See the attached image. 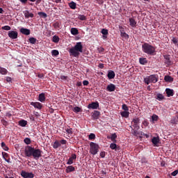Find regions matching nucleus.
Returning a JSON list of instances; mask_svg holds the SVG:
<instances>
[{
	"instance_id": "39",
	"label": "nucleus",
	"mask_w": 178,
	"mask_h": 178,
	"mask_svg": "<svg viewBox=\"0 0 178 178\" xmlns=\"http://www.w3.org/2000/svg\"><path fill=\"white\" fill-rule=\"evenodd\" d=\"M29 41L30 44H35L37 42V39L35 38H31Z\"/></svg>"
},
{
	"instance_id": "4",
	"label": "nucleus",
	"mask_w": 178,
	"mask_h": 178,
	"mask_svg": "<svg viewBox=\"0 0 178 178\" xmlns=\"http://www.w3.org/2000/svg\"><path fill=\"white\" fill-rule=\"evenodd\" d=\"M90 152L92 154V155H97L98 154V149H99V145L98 144L91 142L90 143Z\"/></svg>"
},
{
	"instance_id": "24",
	"label": "nucleus",
	"mask_w": 178,
	"mask_h": 178,
	"mask_svg": "<svg viewBox=\"0 0 178 178\" xmlns=\"http://www.w3.org/2000/svg\"><path fill=\"white\" fill-rule=\"evenodd\" d=\"M74 170H76V168H74V167H73L72 165L67 167L65 170L66 173H70L71 172H74Z\"/></svg>"
},
{
	"instance_id": "28",
	"label": "nucleus",
	"mask_w": 178,
	"mask_h": 178,
	"mask_svg": "<svg viewBox=\"0 0 178 178\" xmlns=\"http://www.w3.org/2000/svg\"><path fill=\"white\" fill-rule=\"evenodd\" d=\"M71 34H72V35H77V34H79V30L77 28H72Z\"/></svg>"
},
{
	"instance_id": "15",
	"label": "nucleus",
	"mask_w": 178,
	"mask_h": 178,
	"mask_svg": "<svg viewBox=\"0 0 178 178\" xmlns=\"http://www.w3.org/2000/svg\"><path fill=\"white\" fill-rule=\"evenodd\" d=\"M77 156L76 155V154H72L71 157L68 159V161L67 162V165H72L73 163V161H74V159H76Z\"/></svg>"
},
{
	"instance_id": "11",
	"label": "nucleus",
	"mask_w": 178,
	"mask_h": 178,
	"mask_svg": "<svg viewBox=\"0 0 178 178\" xmlns=\"http://www.w3.org/2000/svg\"><path fill=\"white\" fill-rule=\"evenodd\" d=\"M31 105L32 106H34V108H36V109H39V110L42 109V104H41L38 102H31Z\"/></svg>"
},
{
	"instance_id": "63",
	"label": "nucleus",
	"mask_w": 178,
	"mask_h": 178,
	"mask_svg": "<svg viewBox=\"0 0 178 178\" xmlns=\"http://www.w3.org/2000/svg\"><path fill=\"white\" fill-rule=\"evenodd\" d=\"M1 122L4 126H8V121L3 120Z\"/></svg>"
},
{
	"instance_id": "42",
	"label": "nucleus",
	"mask_w": 178,
	"mask_h": 178,
	"mask_svg": "<svg viewBox=\"0 0 178 178\" xmlns=\"http://www.w3.org/2000/svg\"><path fill=\"white\" fill-rule=\"evenodd\" d=\"M73 111L75 112L76 113H79V112L81 111V108L76 106L74 108Z\"/></svg>"
},
{
	"instance_id": "12",
	"label": "nucleus",
	"mask_w": 178,
	"mask_h": 178,
	"mask_svg": "<svg viewBox=\"0 0 178 178\" xmlns=\"http://www.w3.org/2000/svg\"><path fill=\"white\" fill-rule=\"evenodd\" d=\"M19 31L22 34H24V35H30V33H31L30 29L26 28H21Z\"/></svg>"
},
{
	"instance_id": "57",
	"label": "nucleus",
	"mask_w": 178,
	"mask_h": 178,
	"mask_svg": "<svg viewBox=\"0 0 178 178\" xmlns=\"http://www.w3.org/2000/svg\"><path fill=\"white\" fill-rule=\"evenodd\" d=\"M60 79L61 80H67V76L60 75Z\"/></svg>"
},
{
	"instance_id": "27",
	"label": "nucleus",
	"mask_w": 178,
	"mask_h": 178,
	"mask_svg": "<svg viewBox=\"0 0 178 178\" xmlns=\"http://www.w3.org/2000/svg\"><path fill=\"white\" fill-rule=\"evenodd\" d=\"M60 38H59V36L55 35L53 36L52 38V41L53 42H55V44H58V42H59Z\"/></svg>"
},
{
	"instance_id": "21",
	"label": "nucleus",
	"mask_w": 178,
	"mask_h": 178,
	"mask_svg": "<svg viewBox=\"0 0 178 178\" xmlns=\"http://www.w3.org/2000/svg\"><path fill=\"white\" fill-rule=\"evenodd\" d=\"M45 93H40L38 96V101L40 102H45Z\"/></svg>"
},
{
	"instance_id": "52",
	"label": "nucleus",
	"mask_w": 178,
	"mask_h": 178,
	"mask_svg": "<svg viewBox=\"0 0 178 178\" xmlns=\"http://www.w3.org/2000/svg\"><path fill=\"white\" fill-rule=\"evenodd\" d=\"M141 163H148V160L147 159V158L145 157L142 158Z\"/></svg>"
},
{
	"instance_id": "7",
	"label": "nucleus",
	"mask_w": 178,
	"mask_h": 178,
	"mask_svg": "<svg viewBox=\"0 0 178 178\" xmlns=\"http://www.w3.org/2000/svg\"><path fill=\"white\" fill-rule=\"evenodd\" d=\"M34 151V147L31 146H26L25 147L24 154L26 156L30 157L33 156V152Z\"/></svg>"
},
{
	"instance_id": "32",
	"label": "nucleus",
	"mask_w": 178,
	"mask_h": 178,
	"mask_svg": "<svg viewBox=\"0 0 178 178\" xmlns=\"http://www.w3.org/2000/svg\"><path fill=\"white\" fill-rule=\"evenodd\" d=\"M116 138H118V135H116V134H111L110 139L111 141H113V143H116Z\"/></svg>"
},
{
	"instance_id": "37",
	"label": "nucleus",
	"mask_w": 178,
	"mask_h": 178,
	"mask_svg": "<svg viewBox=\"0 0 178 178\" xmlns=\"http://www.w3.org/2000/svg\"><path fill=\"white\" fill-rule=\"evenodd\" d=\"M1 145V147L3 148V149H4V151H9V147H8V146H6V144L4 143V142H2Z\"/></svg>"
},
{
	"instance_id": "23",
	"label": "nucleus",
	"mask_w": 178,
	"mask_h": 178,
	"mask_svg": "<svg viewBox=\"0 0 178 178\" xmlns=\"http://www.w3.org/2000/svg\"><path fill=\"white\" fill-rule=\"evenodd\" d=\"M165 92L167 94V97H173V95H174L173 90L170 89V88H166Z\"/></svg>"
},
{
	"instance_id": "33",
	"label": "nucleus",
	"mask_w": 178,
	"mask_h": 178,
	"mask_svg": "<svg viewBox=\"0 0 178 178\" xmlns=\"http://www.w3.org/2000/svg\"><path fill=\"white\" fill-rule=\"evenodd\" d=\"M53 26L56 30H58L60 28V23H59V22H56L53 24Z\"/></svg>"
},
{
	"instance_id": "34",
	"label": "nucleus",
	"mask_w": 178,
	"mask_h": 178,
	"mask_svg": "<svg viewBox=\"0 0 178 178\" xmlns=\"http://www.w3.org/2000/svg\"><path fill=\"white\" fill-rule=\"evenodd\" d=\"M165 99V96H163V95L159 93L156 95V99H158L159 101H162V99Z\"/></svg>"
},
{
	"instance_id": "61",
	"label": "nucleus",
	"mask_w": 178,
	"mask_h": 178,
	"mask_svg": "<svg viewBox=\"0 0 178 178\" xmlns=\"http://www.w3.org/2000/svg\"><path fill=\"white\" fill-rule=\"evenodd\" d=\"M98 51H99V53L101 54L105 51V49H104L103 47H100L98 49Z\"/></svg>"
},
{
	"instance_id": "49",
	"label": "nucleus",
	"mask_w": 178,
	"mask_h": 178,
	"mask_svg": "<svg viewBox=\"0 0 178 178\" xmlns=\"http://www.w3.org/2000/svg\"><path fill=\"white\" fill-rule=\"evenodd\" d=\"M132 127L134 129L140 130V125L138 124H132Z\"/></svg>"
},
{
	"instance_id": "58",
	"label": "nucleus",
	"mask_w": 178,
	"mask_h": 178,
	"mask_svg": "<svg viewBox=\"0 0 178 178\" xmlns=\"http://www.w3.org/2000/svg\"><path fill=\"white\" fill-rule=\"evenodd\" d=\"M178 170H175L174 172L171 173V176H177Z\"/></svg>"
},
{
	"instance_id": "14",
	"label": "nucleus",
	"mask_w": 178,
	"mask_h": 178,
	"mask_svg": "<svg viewBox=\"0 0 178 178\" xmlns=\"http://www.w3.org/2000/svg\"><path fill=\"white\" fill-rule=\"evenodd\" d=\"M164 59H165V63L167 65V66H172L173 65V63L172 60H170V56H164Z\"/></svg>"
},
{
	"instance_id": "2",
	"label": "nucleus",
	"mask_w": 178,
	"mask_h": 178,
	"mask_svg": "<svg viewBox=\"0 0 178 178\" xmlns=\"http://www.w3.org/2000/svg\"><path fill=\"white\" fill-rule=\"evenodd\" d=\"M155 47L148 43H144L142 44V51L147 55H154L155 54Z\"/></svg>"
},
{
	"instance_id": "19",
	"label": "nucleus",
	"mask_w": 178,
	"mask_h": 178,
	"mask_svg": "<svg viewBox=\"0 0 178 178\" xmlns=\"http://www.w3.org/2000/svg\"><path fill=\"white\" fill-rule=\"evenodd\" d=\"M24 15L26 19H29L30 17H34V14L30 13L29 10L24 11Z\"/></svg>"
},
{
	"instance_id": "30",
	"label": "nucleus",
	"mask_w": 178,
	"mask_h": 178,
	"mask_svg": "<svg viewBox=\"0 0 178 178\" xmlns=\"http://www.w3.org/2000/svg\"><path fill=\"white\" fill-rule=\"evenodd\" d=\"M0 74H8V70H6L5 67H0Z\"/></svg>"
},
{
	"instance_id": "43",
	"label": "nucleus",
	"mask_w": 178,
	"mask_h": 178,
	"mask_svg": "<svg viewBox=\"0 0 178 178\" xmlns=\"http://www.w3.org/2000/svg\"><path fill=\"white\" fill-rule=\"evenodd\" d=\"M120 35L121 37H122V38H125V40H127V38H129V34L126 33V32L120 33Z\"/></svg>"
},
{
	"instance_id": "1",
	"label": "nucleus",
	"mask_w": 178,
	"mask_h": 178,
	"mask_svg": "<svg viewBox=\"0 0 178 178\" xmlns=\"http://www.w3.org/2000/svg\"><path fill=\"white\" fill-rule=\"evenodd\" d=\"M70 55L74 58L80 56V52H83V44L81 42H76L74 47L69 49Z\"/></svg>"
},
{
	"instance_id": "51",
	"label": "nucleus",
	"mask_w": 178,
	"mask_h": 178,
	"mask_svg": "<svg viewBox=\"0 0 178 178\" xmlns=\"http://www.w3.org/2000/svg\"><path fill=\"white\" fill-rule=\"evenodd\" d=\"M152 120H153V122H156V120H158V115H153L152 116Z\"/></svg>"
},
{
	"instance_id": "16",
	"label": "nucleus",
	"mask_w": 178,
	"mask_h": 178,
	"mask_svg": "<svg viewBox=\"0 0 178 178\" xmlns=\"http://www.w3.org/2000/svg\"><path fill=\"white\" fill-rule=\"evenodd\" d=\"M115 76H116V74H115V72L112 71V70H109L108 72V79H109V80H111L112 79H115Z\"/></svg>"
},
{
	"instance_id": "17",
	"label": "nucleus",
	"mask_w": 178,
	"mask_h": 178,
	"mask_svg": "<svg viewBox=\"0 0 178 178\" xmlns=\"http://www.w3.org/2000/svg\"><path fill=\"white\" fill-rule=\"evenodd\" d=\"M101 113L98 111H95L92 115V118L94 120H97L99 118Z\"/></svg>"
},
{
	"instance_id": "3",
	"label": "nucleus",
	"mask_w": 178,
	"mask_h": 178,
	"mask_svg": "<svg viewBox=\"0 0 178 178\" xmlns=\"http://www.w3.org/2000/svg\"><path fill=\"white\" fill-rule=\"evenodd\" d=\"M158 75L152 74L144 79L145 84H149V83H156L159 80Z\"/></svg>"
},
{
	"instance_id": "60",
	"label": "nucleus",
	"mask_w": 178,
	"mask_h": 178,
	"mask_svg": "<svg viewBox=\"0 0 178 178\" xmlns=\"http://www.w3.org/2000/svg\"><path fill=\"white\" fill-rule=\"evenodd\" d=\"M6 80L8 83H12V78L10 76H7Z\"/></svg>"
},
{
	"instance_id": "35",
	"label": "nucleus",
	"mask_w": 178,
	"mask_h": 178,
	"mask_svg": "<svg viewBox=\"0 0 178 178\" xmlns=\"http://www.w3.org/2000/svg\"><path fill=\"white\" fill-rule=\"evenodd\" d=\"M131 133H132V134H134V136H138V129H133V127H131Z\"/></svg>"
},
{
	"instance_id": "38",
	"label": "nucleus",
	"mask_w": 178,
	"mask_h": 178,
	"mask_svg": "<svg viewBox=\"0 0 178 178\" xmlns=\"http://www.w3.org/2000/svg\"><path fill=\"white\" fill-rule=\"evenodd\" d=\"M69 6L71 9H76V3H74V1H72L69 3Z\"/></svg>"
},
{
	"instance_id": "45",
	"label": "nucleus",
	"mask_w": 178,
	"mask_h": 178,
	"mask_svg": "<svg viewBox=\"0 0 178 178\" xmlns=\"http://www.w3.org/2000/svg\"><path fill=\"white\" fill-rule=\"evenodd\" d=\"M101 33L102 34H103V35H108V29H102Z\"/></svg>"
},
{
	"instance_id": "31",
	"label": "nucleus",
	"mask_w": 178,
	"mask_h": 178,
	"mask_svg": "<svg viewBox=\"0 0 178 178\" xmlns=\"http://www.w3.org/2000/svg\"><path fill=\"white\" fill-rule=\"evenodd\" d=\"M38 16H40V17H42L43 19H47V17H48V15H47V13H44V12H39L38 13Z\"/></svg>"
},
{
	"instance_id": "29",
	"label": "nucleus",
	"mask_w": 178,
	"mask_h": 178,
	"mask_svg": "<svg viewBox=\"0 0 178 178\" xmlns=\"http://www.w3.org/2000/svg\"><path fill=\"white\" fill-rule=\"evenodd\" d=\"M120 114L122 118H129L130 113L129 111H122Z\"/></svg>"
},
{
	"instance_id": "41",
	"label": "nucleus",
	"mask_w": 178,
	"mask_h": 178,
	"mask_svg": "<svg viewBox=\"0 0 178 178\" xmlns=\"http://www.w3.org/2000/svg\"><path fill=\"white\" fill-rule=\"evenodd\" d=\"M51 55H52V56H58V55H59V51L52 50L51 51Z\"/></svg>"
},
{
	"instance_id": "22",
	"label": "nucleus",
	"mask_w": 178,
	"mask_h": 178,
	"mask_svg": "<svg viewBox=\"0 0 178 178\" xmlns=\"http://www.w3.org/2000/svg\"><path fill=\"white\" fill-rule=\"evenodd\" d=\"M19 126H21V127H26L27 126V121L25 120H21L18 122Z\"/></svg>"
},
{
	"instance_id": "5",
	"label": "nucleus",
	"mask_w": 178,
	"mask_h": 178,
	"mask_svg": "<svg viewBox=\"0 0 178 178\" xmlns=\"http://www.w3.org/2000/svg\"><path fill=\"white\" fill-rule=\"evenodd\" d=\"M42 151H41L40 149H33V152L32 153V156L35 159L36 161L40 159L42 156Z\"/></svg>"
},
{
	"instance_id": "46",
	"label": "nucleus",
	"mask_w": 178,
	"mask_h": 178,
	"mask_svg": "<svg viewBox=\"0 0 178 178\" xmlns=\"http://www.w3.org/2000/svg\"><path fill=\"white\" fill-rule=\"evenodd\" d=\"M138 136H144L145 137H147V138H148L149 136L146 134H144V132L141 131H138Z\"/></svg>"
},
{
	"instance_id": "50",
	"label": "nucleus",
	"mask_w": 178,
	"mask_h": 178,
	"mask_svg": "<svg viewBox=\"0 0 178 178\" xmlns=\"http://www.w3.org/2000/svg\"><path fill=\"white\" fill-rule=\"evenodd\" d=\"M122 109L124 111H129V107L127 106V104H122Z\"/></svg>"
},
{
	"instance_id": "59",
	"label": "nucleus",
	"mask_w": 178,
	"mask_h": 178,
	"mask_svg": "<svg viewBox=\"0 0 178 178\" xmlns=\"http://www.w3.org/2000/svg\"><path fill=\"white\" fill-rule=\"evenodd\" d=\"M143 126H145V127H147V126H148V124H149V122H148V121H147V120H144V121L143 122Z\"/></svg>"
},
{
	"instance_id": "10",
	"label": "nucleus",
	"mask_w": 178,
	"mask_h": 178,
	"mask_svg": "<svg viewBox=\"0 0 178 178\" xmlns=\"http://www.w3.org/2000/svg\"><path fill=\"white\" fill-rule=\"evenodd\" d=\"M18 35L19 33H17V31H10L8 32V37H10V38H12V40H16Z\"/></svg>"
},
{
	"instance_id": "8",
	"label": "nucleus",
	"mask_w": 178,
	"mask_h": 178,
	"mask_svg": "<svg viewBox=\"0 0 178 178\" xmlns=\"http://www.w3.org/2000/svg\"><path fill=\"white\" fill-rule=\"evenodd\" d=\"M21 176L24 178H34L33 172H27L24 170L21 172Z\"/></svg>"
},
{
	"instance_id": "26",
	"label": "nucleus",
	"mask_w": 178,
	"mask_h": 178,
	"mask_svg": "<svg viewBox=\"0 0 178 178\" xmlns=\"http://www.w3.org/2000/svg\"><path fill=\"white\" fill-rule=\"evenodd\" d=\"M164 80H165V81L168 82V83H172L173 81V79L172 78V76H170L169 75L165 76Z\"/></svg>"
},
{
	"instance_id": "64",
	"label": "nucleus",
	"mask_w": 178,
	"mask_h": 178,
	"mask_svg": "<svg viewBox=\"0 0 178 178\" xmlns=\"http://www.w3.org/2000/svg\"><path fill=\"white\" fill-rule=\"evenodd\" d=\"M100 156H101V158H104L105 156V152H102L100 153Z\"/></svg>"
},
{
	"instance_id": "36",
	"label": "nucleus",
	"mask_w": 178,
	"mask_h": 178,
	"mask_svg": "<svg viewBox=\"0 0 178 178\" xmlns=\"http://www.w3.org/2000/svg\"><path fill=\"white\" fill-rule=\"evenodd\" d=\"M132 124H140V118H134L132 122H131Z\"/></svg>"
},
{
	"instance_id": "20",
	"label": "nucleus",
	"mask_w": 178,
	"mask_h": 178,
	"mask_svg": "<svg viewBox=\"0 0 178 178\" xmlns=\"http://www.w3.org/2000/svg\"><path fill=\"white\" fill-rule=\"evenodd\" d=\"M129 24L131 27H136L137 26V22L134 18H129Z\"/></svg>"
},
{
	"instance_id": "13",
	"label": "nucleus",
	"mask_w": 178,
	"mask_h": 178,
	"mask_svg": "<svg viewBox=\"0 0 178 178\" xmlns=\"http://www.w3.org/2000/svg\"><path fill=\"white\" fill-rule=\"evenodd\" d=\"M115 90H116V86L113 83H110L106 87V91H108L109 92H113Z\"/></svg>"
},
{
	"instance_id": "9",
	"label": "nucleus",
	"mask_w": 178,
	"mask_h": 178,
	"mask_svg": "<svg viewBox=\"0 0 178 178\" xmlns=\"http://www.w3.org/2000/svg\"><path fill=\"white\" fill-rule=\"evenodd\" d=\"M98 108H99V103H98V102H92L88 106V109H98Z\"/></svg>"
},
{
	"instance_id": "48",
	"label": "nucleus",
	"mask_w": 178,
	"mask_h": 178,
	"mask_svg": "<svg viewBox=\"0 0 178 178\" xmlns=\"http://www.w3.org/2000/svg\"><path fill=\"white\" fill-rule=\"evenodd\" d=\"M73 129L72 128H67L65 129L66 133H67V134H73Z\"/></svg>"
},
{
	"instance_id": "53",
	"label": "nucleus",
	"mask_w": 178,
	"mask_h": 178,
	"mask_svg": "<svg viewBox=\"0 0 178 178\" xmlns=\"http://www.w3.org/2000/svg\"><path fill=\"white\" fill-rule=\"evenodd\" d=\"M89 140H95V135L94 134H90V135H89Z\"/></svg>"
},
{
	"instance_id": "54",
	"label": "nucleus",
	"mask_w": 178,
	"mask_h": 178,
	"mask_svg": "<svg viewBox=\"0 0 178 178\" xmlns=\"http://www.w3.org/2000/svg\"><path fill=\"white\" fill-rule=\"evenodd\" d=\"M2 30H6L7 31H8L9 30H10V26H2Z\"/></svg>"
},
{
	"instance_id": "55",
	"label": "nucleus",
	"mask_w": 178,
	"mask_h": 178,
	"mask_svg": "<svg viewBox=\"0 0 178 178\" xmlns=\"http://www.w3.org/2000/svg\"><path fill=\"white\" fill-rule=\"evenodd\" d=\"M119 29H120V34H122V33H125V32H124V28H123V26H119Z\"/></svg>"
},
{
	"instance_id": "44",
	"label": "nucleus",
	"mask_w": 178,
	"mask_h": 178,
	"mask_svg": "<svg viewBox=\"0 0 178 178\" xmlns=\"http://www.w3.org/2000/svg\"><path fill=\"white\" fill-rule=\"evenodd\" d=\"M78 19H79V20H87V17H86V15H79V17H78Z\"/></svg>"
},
{
	"instance_id": "56",
	"label": "nucleus",
	"mask_w": 178,
	"mask_h": 178,
	"mask_svg": "<svg viewBox=\"0 0 178 178\" xmlns=\"http://www.w3.org/2000/svg\"><path fill=\"white\" fill-rule=\"evenodd\" d=\"M172 41L173 44H175V45H177V42H178L177 38H173Z\"/></svg>"
},
{
	"instance_id": "40",
	"label": "nucleus",
	"mask_w": 178,
	"mask_h": 178,
	"mask_svg": "<svg viewBox=\"0 0 178 178\" xmlns=\"http://www.w3.org/2000/svg\"><path fill=\"white\" fill-rule=\"evenodd\" d=\"M24 143H25V144H26L27 145L31 144V139H30L29 138H26L24 140Z\"/></svg>"
},
{
	"instance_id": "18",
	"label": "nucleus",
	"mask_w": 178,
	"mask_h": 178,
	"mask_svg": "<svg viewBox=\"0 0 178 178\" xmlns=\"http://www.w3.org/2000/svg\"><path fill=\"white\" fill-rule=\"evenodd\" d=\"M152 143L154 144V147H158V144H159V137H154L152 139Z\"/></svg>"
},
{
	"instance_id": "25",
	"label": "nucleus",
	"mask_w": 178,
	"mask_h": 178,
	"mask_svg": "<svg viewBox=\"0 0 178 178\" xmlns=\"http://www.w3.org/2000/svg\"><path fill=\"white\" fill-rule=\"evenodd\" d=\"M139 63L140 65H147V63H148V60H147V58H140Z\"/></svg>"
},
{
	"instance_id": "62",
	"label": "nucleus",
	"mask_w": 178,
	"mask_h": 178,
	"mask_svg": "<svg viewBox=\"0 0 178 178\" xmlns=\"http://www.w3.org/2000/svg\"><path fill=\"white\" fill-rule=\"evenodd\" d=\"M83 86H88V84H90V82H88V81L85 80L83 81Z\"/></svg>"
},
{
	"instance_id": "6",
	"label": "nucleus",
	"mask_w": 178,
	"mask_h": 178,
	"mask_svg": "<svg viewBox=\"0 0 178 178\" xmlns=\"http://www.w3.org/2000/svg\"><path fill=\"white\" fill-rule=\"evenodd\" d=\"M67 143V141L65 139L61 140L60 142L58 140H56L54 143L53 148H54V149H57V148H59V147H60L61 145H66Z\"/></svg>"
},
{
	"instance_id": "47",
	"label": "nucleus",
	"mask_w": 178,
	"mask_h": 178,
	"mask_svg": "<svg viewBox=\"0 0 178 178\" xmlns=\"http://www.w3.org/2000/svg\"><path fill=\"white\" fill-rule=\"evenodd\" d=\"M110 148L111 149H116V148H118V145L115 143H111L110 145Z\"/></svg>"
}]
</instances>
